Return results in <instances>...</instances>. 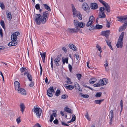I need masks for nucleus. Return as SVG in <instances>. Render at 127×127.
Segmentation results:
<instances>
[{
  "instance_id": "nucleus-18",
  "label": "nucleus",
  "mask_w": 127,
  "mask_h": 127,
  "mask_svg": "<svg viewBox=\"0 0 127 127\" xmlns=\"http://www.w3.org/2000/svg\"><path fill=\"white\" fill-rule=\"evenodd\" d=\"M7 17L8 20H10L12 18L10 12L7 11L6 12Z\"/></svg>"
},
{
  "instance_id": "nucleus-28",
  "label": "nucleus",
  "mask_w": 127,
  "mask_h": 127,
  "mask_svg": "<svg viewBox=\"0 0 127 127\" xmlns=\"http://www.w3.org/2000/svg\"><path fill=\"white\" fill-rule=\"evenodd\" d=\"M106 41L107 44V45L110 47V48L112 50H113V48H112L111 44V43L110 42V40H105Z\"/></svg>"
},
{
  "instance_id": "nucleus-12",
  "label": "nucleus",
  "mask_w": 127,
  "mask_h": 127,
  "mask_svg": "<svg viewBox=\"0 0 127 127\" xmlns=\"http://www.w3.org/2000/svg\"><path fill=\"white\" fill-rule=\"evenodd\" d=\"M67 31L68 32L71 33H75L78 31L76 29L74 28L72 29L68 28L67 29Z\"/></svg>"
},
{
  "instance_id": "nucleus-24",
  "label": "nucleus",
  "mask_w": 127,
  "mask_h": 127,
  "mask_svg": "<svg viewBox=\"0 0 127 127\" xmlns=\"http://www.w3.org/2000/svg\"><path fill=\"white\" fill-rule=\"evenodd\" d=\"M51 92H50V93L49 91V90L48 89L47 91V94L48 95V96L50 97H51L53 95L52 92L54 93L55 92V91L54 90V89Z\"/></svg>"
},
{
  "instance_id": "nucleus-52",
  "label": "nucleus",
  "mask_w": 127,
  "mask_h": 127,
  "mask_svg": "<svg viewBox=\"0 0 127 127\" xmlns=\"http://www.w3.org/2000/svg\"><path fill=\"white\" fill-rule=\"evenodd\" d=\"M40 5L39 4H37L35 6V8L36 9L38 10L40 9Z\"/></svg>"
},
{
  "instance_id": "nucleus-58",
  "label": "nucleus",
  "mask_w": 127,
  "mask_h": 127,
  "mask_svg": "<svg viewBox=\"0 0 127 127\" xmlns=\"http://www.w3.org/2000/svg\"><path fill=\"white\" fill-rule=\"evenodd\" d=\"M68 66L69 70L70 72H71L72 71V67L71 65L69 64Z\"/></svg>"
},
{
  "instance_id": "nucleus-51",
  "label": "nucleus",
  "mask_w": 127,
  "mask_h": 127,
  "mask_svg": "<svg viewBox=\"0 0 127 127\" xmlns=\"http://www.w3.org/2000/svg\"><path fill=\"white\" fill-rule=\"evenodd\" d=\"M99 1L104 6L107 3L102 0H99Z\"/></svg>"
},
{
  "instance_id": "nucleus-56",
  "label": "nucleus",
  "mask_w": 127,
  "mask_h": 127,
  "mask_svg": "<svg viewBox=\"0 0 127 127\" xmlns=\"http://www.w3.org/2000/svg\"><path fill=\"white\" fill-rule=\"evenodd\" d=\"M96 47L98 49L99 51L100 52L102 51H101V47L98 44H96Z\"/></svg>"
},
{
  "instance_id": "nucleus-34",
  "label": "nucleus",
  "mask_w": 127,
  "mask_h": 127,
  "mask_svg": "<svg viewBox=\"0 0 127 127\" xmlns=\"http://www.w3.org/2000/svg\"><path fill=\"white\" fill-rule=\"evenodd\" d=\"M102 95V93L101 92L96 93L95 95V96L96 97H100Z\"/></svg>"
},
{
  "instance_id": "nucleus-50",
  "label": "nucleus",
  "mask_w": 127,
  "mask_h": 127,
  "mask_svg": "<svg viewBox=\"0 0 127 127\" xmlns=\"http://www.w3.org/2000/svg\"><path fill=\"white\" fill-rule=\"evenodd\" d=\"M93 24L92 22H91L90 21H89L86 24V26L87 27H89L91 25V24Z\"/></svg>"
},
{
  "instance_id": "nucleus-43",
  "label": "nucleus",
  "mask_w": 127,
  "mask_h": 127,
  "mask_svg": "<svg viewBox=\"0 0 127 127\" xmlns=\"http://www.w3.org/2000/svg\"><path fill=\"white\" fill-rule=\"evenodd\" d=\"M0 24L3 28L4 29L5 28V26H4V21L2 20H1Z\"/></svg>"
},
{
  "instance_id": "nucleus-15",
  "label": "nucleus",
  "mask_w": 127,
  "mask_h": 127,
  "mask_svg": "<svg viewBox=\"0 0 127 127\" xmlns=\"http://www.w3.org/2000/svg\"><path fill=\"white\" fill-rule=\"evenodd\" d=\"M68 47L71 49L73 50L74 51H77L76 47L75 46L72 44H70L68 45Z\"/></svg>"
},
{
  "instance_id": "nucleus-53",
  "label": "nucleus",
  "mask_w": 127,
  "mask_h": 127,
  "mask_svg": "<svg viewBox=\"0 0 127 127\" xmlns=\"http://www.w3.org/2000/svg\"><path fill=\"white\" fill-rule=\"evenodd\" d=\"M15 89L16 90H17L18 91V90H19L20 89V85H16V86L15 85Z\"/></svg>"
},
{
  "instance_id": "nucleus-10",
  "label": "nucleus",
  "mask_w": 127,
  "mask_h": 127,
  "mask_svg": "<svg viewBox=\"0 0 127 127\" xmlns=\"http://www.w3.org/2000/svg\"><path fill=\"white\" fill-rule=\"evenodd\" d=\"M127 27V22L126 21L125 22L124 24L122 26L120 27L119 29V31L120 32L124 30Z\"/></svg>"
},
{
  "instance_id": "nucleus-47",
  "label": "nucleus",
  "mask_w": 127,
  "mask_h": 127,
  "mask_svg": "<svg viewBox=\"0 0 127 127\" xmlns=\"http://www.w3.org/2000/svg\"><path fill=\"white\" fill-rule=\"evenodd\" d=\"M118 19H119L120 20H118V21H120V22H121L122 23H123L124 21H123L122 16H121L120 17L118 16L117 17Z\"/></svg>"
},
{
  "instance_id": "nucleus-6",
  "label": "nucleus",
  "mask_w": 127,
  "mask_h": 127,
  "mask_svg": "<svg viewBox=\"0 0 127 127\" xmlns=\"http://www.w3.org/2000/svg\"><path fill=\"white\" fill-rule=\"evenodd\" d=\"M83 9L85 11H86L87 13H88L90 11V7L86 3L84 2L82 5Z\"/></svg>"
},
{
  "instance_id": "nucleus-7",
  "label": "nucleus",
  "mask_w": 127,
  "mask_h": 127,
  "mask_svg": "<svg viewBox=\"0 0 127 127\" xmlns=\"http://www.w3.org/2000/svg\"><path fill=\"white\" fill-rule=\"evenodd\" d=\"M110 34V31L106 30V31H102L101 32L100 34L101 35L104 36L105 37L108 38Z\"/></svg>"
},
{
  "instance_id": "nucleus-4",
  "label": "nucleus",
  "mask_w": 127,
  "mask_h": 127,
  "mask_svg": "<svg viewBox=\"0 0 127 127\" xmlns=\"http://www.w3.org/2000/svg\"><path fill=\"white\" fill-rule=\"evenodd\" d=\"M42 16V18L43 19V22L45 23L48 20L49 16V12L47 11H45L43 13Z\"/></svg>"
},
{
  "instance_id": "nucleus-55",
  "label": "nucleus",
  "mask_w": 127,
  "mask_h": 127,
  "mask_svg": "<svg viewBox=\"0 0 127 127\" xmlns=\"http://www.w3.org/2000/svg\"><path fill=\"white\" fill-rule=\"evenodd\" d=\"M106 20L107 21V24H106V26L108 28H109L110 27V22H109L107 20Z\"/></svg>"
},
{
  "instance_id": "nucleus-11",
  "label": "nucleus",
  "mask_w": 127,
  "mask_h": 127,
  "mask_svg": "<svg viewBox=\"0 0 127 127\" xmlns=\"http://www.w3.org/2000/svg\"><path fill=\"white\" fill-rule=\"evenodd\" d=\"M91 8L93 9H95L98 8V5L95 3H92L90 5Z\"/></svg>"
},
{
  "instance_id": "nucleus-44",
  "label": "nucleus",
  "mask_w": 127,
  "mask_h": 127,
  "mask_svg": "<svg viewBox=\"0 0 127 127\" xmlns=\"http://www.w3.org/2000/svg\"><path fill=\"white\" fill-rule=\"evenodd\" d=\"M61 97L62 99H66L67 98L68 96L66 95H62Z\"/></svg>"
},
{
  "instance_id": "nucleus-31",
  "label": "nucleus",
  "mask_w": 127,
  "mask_h": 127,
  "mask_svg": "<svg viewBox=\"0 0 127 127\" xmlns=\"http://www.w3.org/2000/svg\"><path fill=\"white\" fill-rule=\"evenodd\" d=\"M64 111H66L69 113H71V110L67 106L65 107L64 108Z\"/></svg>"
},
{
  "instance_id": "nucleus-45",
  "label": "nucleus",
  "mask_w": 127,
  "mask_h": 127,
  "mask_svg": "<svg viewBox=\"0 0 127 127\" xmlns=\"http://www.w3.org/2000/svg\"><path fill=\"white\" fill-rule=\"evenodd\" d=\"M76 76L78 78V80H80L82 76V75L80 74H76Z\"/></svg>"
},
{
  "instance_id": "nucleus-33",
  "label": "nucleus",
  "mask_w": 127,
  "mask_h": 127,
  "mask_svg": "<svg viewBox=\"0 0 127 127\" xmlns=\"http://www.w3.org/2000/svg\"><path fill=\"white\" fill-rule=\"evenodd\" d=\"M105 9L103 7H101L100 8L99 11V12H104L105 11Z\"/></svg>"
},
{
  "instance_id": "nucleus-9",
  "label": "nucleus",
  "mask_w": 127,
  "mask_h": 127,
  "mask_svg": "<svg viewBox=\"0 0 127 127\" xmlns=\"http://www.w3.org/2000/svg\"><path fill=\"white\" fill-rule=\"evenodd\" d=\"M72 11L74 15V17H78V15L80 13L79 12H77L76 11V9L74 8V6L72 7Z\"/></svg>"
},
{
  "instance_id": "nucleus-40",
  "label": "nucleus",
  "mask_w": 127,
  "mask_h": 127,
  "mask_svg": "<svg viewBox=\"0 0 127 127\" xmlns=\"http://www.w3.org/2000/svg\"><path fill=\"white\" fill-rule=\"evenodd\" d=\"M94 17L93 16H92L90 17L89 21H90L91 22H92V23H93V21L94 20Z\"/></svg>"
},
{
  "instance_id": "nucleus-39",
  "label": "nucleus",
  "mask_w": 127,
  "mask_h": 127,
  "mask_svg": "<svg viewBox=\"0 0 127 127\" xmlns=\"http://www.w3.org/2000/svg\"><path fill=\"white\" fill-rule=\"evenodd\" d=\"M94 17L93 16H92L90 17L89 21H90L91 22H92V23H93V21L94 20Z\"/></svg>"
},
{
  "instance_id": "nucleus-27",
  "label": "nucleus",
  "mask_w": 127,
  "mask_h": 127,
  "mask_svg": "<svg viewBox=\"0 0 127 127\" xmlns=\"http://www.w3.org/2000/svg\"><path fill=\"white\" fill-rule=\"evenodd\" d=\"M99 16L100 18H103L105 17V15L104 12H99Z\"/></svg>"
},
{
  "instance_id": "nucleus-37",
  "label": "nucleus",
  "mask_w": 127,
  "mask_h": 127,
  "mask_svg": "<svg viewBox=\"0 0 127 127\" xmlns=\"http://www.w3.org/2000/svg\"><path fill=\"white\" fill-rule=\"evenodd\" d=\"M85 116L88 120L89 121L91 120V118H90V116L89 115L88 112L87 111L86 114L85 115Z\"/></svg>"
},
{
  "instance_id": "nucleus-32",
  "label": "nucleus",
  "mask_w": 127,
  "mask_h": 127,
  "mask_svg": "<svg viewBox=\"0 0 127 127\" xmlns=\"http://www.w3.org/2000/svg\"><path fill=\"white\" fill-rule=\"evenodd\" d=\"M104 100V99H103L101 100H95V103L96 104H100L102 101Z\"/></svg>"
},
{
  "instance_id": "nucleus-21",
  "label": "nucleus",
  "mask_w": 127,
  "mask_h": 127,
  "mask_svg": "<svg viewBox=\"0 0 127 127\" xmlns=\"http://www.w3.org/2000/svg\"><path fill=\"white\" fill-rule=\"evenodd\" d=\"M74 87H75V88L76 89L78 90L79 91H80L81 92L82 91V90L80 89V86L79 84L76 82H75L74 83Z\"/></svg>"
},
{
  "instance_id": "nucleus-48",
  "label": "nucleus",
  "mask_w": 127,
  "mask_h": 127,
  "mask_svg": "<svg viewBox=\"0 0 127 127\" xmlns=\"http://www.w3.org/2000/svg\"><path fill=\"white\" fill-rule=\"evenodd\" d=\"M0 7L2 9H4L5 8V6L3 2H1L0 3Z\"/></svg>"
},
{
  "instance_id": "nucleus-60",
  "label": "nucleus",
  "mask_w": 127,
  "mask_h": 127,
  "mask_svg": "<svg viewBox=\"0 0 127 127\" xmlns=\"http://www.w3.org/2000/svg\"><path fill=\"white\" fill-rule=\"evenodd\" d=\"M53 123L55 124L56 125L58 124V120L56 119L54 120L53 121Z\"/></svg>"
},
{
  "instance_id": "nucleus-19",
  "label": "nucleus",
  "mask_w": 127,
  "mask_h": 127,
  "mask_svg": "<svg viewBox=\"0 0 127 127\" xmlns=\"http://www.w3.org/2000/svg\"><path fill=\"white\" fill-rule=\"evenodd\" d=\"M105 7V9L108 12H109L110 11V6L107 3L104 6Z\"/></svg>"
},
{
  "instance_id": "nucleus-41",
  "label": "nucleus",
  "mask_w": 127,
  "mask_h": 127,
  "mask_svg": "<svg viewBox=\"0 0 127 127\" xmlns=\"http://www.w3.org/2000/svg\"><path fill=\"white\" fill-rule=\"evenodd\" d=\"M60 91L59 90H57L56 92L55 95L57 96H58L60 94Z\"/></svg>"
},
{
  "instance_id": "nucleus-46",
  "label": "nucleus",
  "mask_w": 127,
  "mask_h": 127,
  "mask_svg": "<svg viewBox=\"0 0 127 127\" xmlns=\"http://www.w3.org/2000/svg\"><path fill=\"white\" fill-rule=\"evenodd\" d=\"M53 59L52 57H51V68L52 69V70H53Z\"/></svg>"
},
{
  "instance_id": "nucleus-2",
  "label": "nucleus",
  "mask_w": 127,
  "mask_h": 127,
  "mask_svg": "<svg viewBox=\"0 0 127 127\" xmlns=\"http://www.w3.org/2000/svg\"><path fill=\"white\" fill-rule=\"evenodd\" d=\"M43 19L42 16L39 14H36L35 16V22L38 25H40L41 23L42 24L45 23V22H43Z\"/></svg>"
},
{
  "instance_id": "nucleus-63",
  "label": "nucleus",
  "mask_w": 127,
  "mask_h": 127,
  "mask_svg": "<svg viewBox=\"0 0 127 127\" xmlns=\"http://www.w3.org/2000/svg\"><path fill=\"white\" fill-rule=\"evenodd\" d=\"M14 86H16L17 85H20V84L19 82L17 81H16L14 83Z\"/></svg>"
},
{
  "instance_id": "nucleus-54",
  "label": "nucleus",
  "mask_w": 127,
  "mask_h": 127,
  "mask_svg": "<svg viewBox=\"0 0 127 127\" xmlns=\"http://www.w3.org/2000/svg\"><path fill=\"white\" fill-rule=\"evenodd\" d=\"M39 65H40V75H41V74L42 73V67L41 66V64L40 63V62H39Z\"/></svg>"
},
{
  "instance_id": "nucleus-61",
  "label": "nucleus",
  "mask_w": 127,
  "mask_h": 127,
  "mask_svg": "<svg viewBox=\"0 0 127 127\" xmlns=\"http://www.w3.org/2000/svg\"><path fill=\"white\" fill-rule=\"evenodd\" d=\"M100 84L98 83L94 84V86L95 87H98L100 86Z\"/></svg>"
},
{
  "instance_id": "nucleus-49",
  "label": "nucleus",
  "mask_w": 127,
  "mask_h": 127,
  "mask_svg": "<svg viewBox=\"0 0 127 127\" xmlns=\"http://www.w3.org/2000/svg\"><path fill=\"white\" fill-rule=\"evenodd\" d=\"M71 120L72 122H74L76 120V116L74 115L73 114L72 115V117Z\"/></svg>"
},
{
  "instance_id": "nucleus-62",
  "label": "nucleus",
  "mask_w": 127,
  "mask_h": 127,
  "mask_svg": "<svg viewBox=\"0 0 127 127\" xmlns=\"http://www.w3.org/2000/svg\"><path fill=\"white\" fill-rule=\"evenodd\" d=\"M66 79L68 80V81H66V82L67 84H68L69 82H71V80L68 77H67L66 78Z\"/></svg>"
},
{
  "instance_id": "nucleus-59",
  "label": "nucleus",
  "mask_w": 127,
  "mask_h": 127,
  "mask_svg": "<svg viewBox=\"0 0 127 127\" xmlns=\"http://www.w3.org/2000/svg\"><path fill=\"white\" fill-rule=\"evenodd\" d=\"M78 17L79 20H81L82 19V15L80 13L78 15V17Z\"/></svg>"
},
{
  "instance_id": "nucleus-17",
  "label": "nucleus",
  "mask_w": 127,
  "mask_h": 127,
  "mask_svg": "<svg viewBox=\"0 0 127 127\" xmlns=\"http://www.w3.org/2000/svg\"><path fill=\"white\" fill-rule=\"evenodd\" d=\"M110 112V117H109V118L110 119V123L111 125L112 123V119L114 117V114L113 113V111L112 110H111Z\"/></svg>"
},
{
  "instance_id": "nucleus-35",
  "label": "nucleus",
  "mask_w": 127,
  "mask_h": 127,
  "mask_svg": "<svg viewBox=\"0 0 127 127\" xmlns=\"http://www.w3.org/2000/svg\"><path fill=\"white\" fill-rule=\"evenodd\" d=\"M40 55L41 56L42 58H45L46 57V52L43 53L42 54L40 52Z\"/></svg>"
},
{
  "instance_id": "nucleus-22",
  "label": "nucleus",
  "mask_w": 127,
  "mask_h": 127,
  "mask_svg": "<svg viewBox=\"0 0 127 127\" xmlns=\"http://www.w3.org/2000/svg\"><path fill=\"white\" fill-rule=\"evenodd\" d=\"M62 56V55L60 54L57 56V58L55 59L54 60V62H59L61 60V57Z\"/></svg>"
},
{
  "instance_id": "nucleus-20",
  "label": "nucleus",
  "mask_w": 127,
  "mask_h": 127,
  "mask_svg": "<svg viewBox=\"0 0 127 127\" xmlns=\"http://www.w3.org/2000/svg\"><path fill=\"white\" fill-rule=\"evenodd\" d=\"M43 6L45 8L49 11H51V9L49 5L46 4H43Z\"/></svg>"
},
{
  "instance_id": "nucleus-38",
  "label": "nucleus",
  "mask_w": 127,
  "mask_h": 127,
  "mask_svg": "<svg viewBox=\"0 0 127 127\" xmlns=\"http://www.w3.org/2000/svg\"><path fill=\"white\" fill-rule=\"evenodd\" d=\"M20 70L21 73H23L24 71H25V73L27 71V69L26 68L22 67L20 69Z\"/></svg>"
},
{
  "instance_id": "nucleus-5",
  "label": "nucleus",
  "mask_w": 127,
  "mask_h": 127,
  "mask_svg": "<svg viewBox=\"0 0 127 127\" xmlns=\"http://www.w3.org/2000/svg\"><path fill=\"white\" fill-rule=\"evenodd\" d=\"M33 110V112L36 113V115L38 116V117L39 118L40 116L41 115L40 108L37 107H35L34 106Z\"/></svg>"
},
{
  "instance_id": "nucleus-14",
  "label": "nucleus",
  "mask_w": 127,
  "mask_h": 127,
  "mask_svg": "<svg viewBox=\"0 0 127 127\" xmlns=\"http://www.w3.org/2000/svg\"><path fill=\"white\" fill-rule=\"evenodd\" d=\"M18 92L22 95H26V91L24 89L22 88H20L19 90H18Z\"/></svg>"
},
{
  "instance_id": "nucleus-16",
  "label": "nucleus",
  "mask_w": 127,
  "mask_h": 127,
  "mask_svg": "<svg viewBox=\"0 0 127 127\" xmlns=\"http://www.w3.org/2000/svg\"><path fill=\"white\" fill-rule=\"evenodd\" d=\"M24 75H27V77L29 80L30 81H32V77L31 75L30 74L28 71L25 73H24Z\"/></svg>"
},
{
  "instance_id": "nucleus-29",
  "label": "nucleus",
  "mask_w": 127,
  "mask_h": 127,
  "mask_svg": "<svg viewBox=\"0 0 127 127\" xmlns=\"http://www.w3.org/2000/svg\"><path fill=\"white\" fill-rule=\"evenodd\" d=\"M96 79L95 78H92L90 80V82L91 84H93L96 81Z\"/></svg>"
},
{
  "instance_id": "nucleus-26",
  "label": "nucleus",
  "mask_w": 127,
  "mask_h": 127,
  "mask_svg": "<svg viewBox=\"0 0 127 127\" xmlns=\"http://www.w3.org/2000/svg\"><path fill=\"white\" fill-rule=\"evenodd\" d=\"M20 106L21 109V111L23 113L24 110L25 108L24 105L23 103H21Z\"/></svg>"
},
{
  "instance_id": "nucleus-23",
  "label": "nucleus",
  "mask_w": 127,
  "mask_h": 127,
  "mask_svg": "<svg viewBox=\"0 0 127 127\" xmlns=\"http://www.w3.org/2000/svg\"><path fill=\"white\" fill-rule=\"evenodd\" d=\"M57 115L56 113H54L51 114L50 116V119L49 120L50 122H52L54 119L53 116L55 117Z\"/></svg>"
},
{
  "instance_id": "nucleus-1",
  "label": "nucleus",
  "mask_w": 127,
  "mask_h": 127,
  "mask_svg": "<svg viewBox=\"0 0 127 127\" xmlns=\"http://www.w3.org/2000/svg\"><path fill=\"white\" fill-rule=\"evenodd\" d=\"M124 32H122L120 35V36L118 39V41L116 45L117 47L118 48L120 47L121 48H122L123 45V39L124 35Z\"/></svg>"
},
{
  "instance_id": "nucleus-25",
  "label": "nucleus",
  "mask_w": 127,
  "mask_h": 127,
  "mask_svg": "<svg viewBox=\"0 0 127 127\" xmlns=\"http://www.w3.org/2000/svg\"><path fill=\"white\" fill-rule=\"evenodd\" d=\"M11 38L12 41H16L17 39V37L14 33L11 36Z\"/></svg>"
},
{
  "instance_id": "nucleus-3",
  "label": "nucleus",
  "mask_w": 127,
  "mask_h": 127,
  "mask_svg": "<svg viewBox=\"0 0 127 127\" xmlns=\"http://www.w3.org/2000/svg\"><path fill=\"white\" fill-rule=\"evenodd\" d=\"M74 23L75 28L78 31L80 30V28H78V27L80 28H83L85 25V23L83 22L78 23L77 21L76 20H74Z\"/></svg>"
},
{
  "instance_id": "nucleus-13",
  "label": "nucleus",
  "mask_w": 127,
  "mask_h": 127,
  "mask_svg": "<svg viewBox=\"0 0 127 127\" xmlns=\"http://www.w3.org/2000/svg\"><path fill=\"white\" fill-rule=\"evenodd\" d=\"M17 44V42L16 41L13 40L8 43V45L9 46H15Z\"/></svg>"
},
{
  "instance_id": "nucleus-64",
  "label": "nucleus",
  "mask_w": 127,
  "mask_h": 127,
  "mask_svg": "<svg viewBox=\"0 0 127 127\" xmlns=\"http://www.w3.org/2000/svg\"><path fill=\"white\" fill-rule=\"evenodd\" d=\"M34 127H41L40 125L38 123H37L35 124L34 126Z\"/></svg>"
},
{
  "instance_id": "nucleus-36",
  "label": "nucleus",
  "mask_w": 127,
  "mask_h": 127,
  "mask_svg": "<svg viewBox=\"0 0 127 127\" xmlns=\"http://www.w3.org/2000/svg\"><path fill=\"white\" fill-rule=\"evenodd\" d=\"M103 26L102 25H96L95 27V28L98 29H99L102 28Z\"/></svg>"
},
{
  "instance_id": "nucleus-8",
  "label": "nucleus",
  "mask_w": 127,
  "mask_h": 127,
  "mask_svg": "<svg viewBox=\"0 0 127 127\" xmlns=\"http://www.w3.org/2000/svg\"><path fill=\"white\" fill-rule=\"evenodd\" d=\"M108 83V80L105 78L101 79L99 82V83H100V85L101 86L106 85Z\"/></svg>"
},
{
  "instance_id": "nucleus-30",
  "label": "nucleus",
  "mask_w": 127,
  "mask_h": 127,
  "mask_svg": "<svg viewBox=\"0 0 127 127\" xmlns=\"http://www.w3.org/2000/svg\"><path fill=\"white\" fill-rule=\"evenodd\" d=\"M64 87L67 89L69 90H72L74 88V86L69 85L68 86H66Z\"/></svg>"
},
{
  "instance_id": "nucleus-42",
  "label": "nucleus",
  "mask_w": 127,
  "mask_h": 127,
  "mask_svg": "<svg viewBox=\"0 0 127 127\" xmlns=\"http://www.w3.org/2000/svg\"><path fill=\"white\" fill-rule=\"evenodd\" d=\"M80 94L81 95V96L82 97L85 98H87L89 97V95H88L83 94L81 93H80Z\"/></svg>"
},
{
  "instance_id": "nucleus-57",
  "label": "nucleus",
  "mask_w": 127,
  "mask_h": 127,
  "mask_svg": "<svg viewBox=\"0 0 127 127\" xmlns=\"http://www.w3.org/2000/svg\"><path fill=\"white\" fill-rule=\"evenodd\" d=\"M20 117H19L18 118L16 119V121L17 122V123L18 124H19L21 121V119H20Z\"/></svg>"
}]
</instances>
